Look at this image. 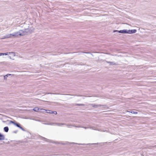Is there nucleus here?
Returning a JSON list of instances; mask_svg holds the SVG:
<instances>
[{
  "label": "nucleus",
  "instance_id": "nucleus-17",
  "mask_svg": "<svg viewBox=\"0 0 156 156\" xmlns=\"http://www.w3.org/2000/svg\"><path fill=\"white\" fill-rule=\"evenodd\" d=\"M76 105L79 106H84L85 105L84 104H77Z\"/></svg>",
  "mask_w": 156,
  "mask_h": 156
},
{
  "label": "nucleus",
  "instance_id": "nucleus-6",
  "mask_svg": "<svg viewBox=\"0 0 156 156\" xmlns=\"http://www.w3.org/2000/svg\"><path fill=\"white\" fill-rule=\"evenodd\" d=\"M81 128H84L85 129L90 128V129H93V130H97L96 129V128L95 127H94V126H90L89 125H88V127H84V126H82Z\"/></svg>",
  "mask_w": 156,
  "mask_h": 156
},
{
  "label": "nucleus",
  "instance_id": "nucleus-31",
  "mask_svg": "<svg viewBox=\"0 0 156 156\" xmlns=\"http://www.w3.org/2000/svg\"><path fill=\"white\" fill-rule=\"evenodd\" d=\"M154 147H156V145L154 146Z\"/></svg>",
  "mask_w": 156,
  "mask_h": 156
},
{
  "label": "nucleus",
  "instance_id": "nucleus-9",
  "mask_svg": "<svg viewBox=\"0 0 156 156\" xmlns=\"http://www.w3.org/2000/svg\"><path fill=\"white\" fill-rule=\"evenodd\" d=\"M136 32V30L135 29L132 30H128V34H132L135 33Z\"/></svg>",
  "mask_w": 156,
  "mask_h": 156
},
{
  "label": "nucleus",
  "instance_id": "nucleus-2",
  "mask_svg": "<svg viewBox=\"0 0 156 156\" xmlns=\"http://www.w3.org/2000/svg\"><path fill=\"white\" fill-rule=\"evenodd\" d=\"M10 123L14 124L16 126L18 127L20 129H21L23 131H25V129L22 127L21 124L20 123H19L17 122H16L15 121H12L11 120L10 121Z\"/></svg>",
  "mask_w": 156,
  "mask_h": 156
},
{
  "label": "nucleus",
  "instance_id": "nucleus-30",
  "mask_svg": "<svg viewBox=\"0 0 156 156\" xmlns=\"http://www.w3.org/2000/svg\"><path fill=\"white\" fill-rule=\"evenodd\" d=\"M52 123H50V125H52Z\"/></svg>",
  "mask_w": 156,
  "mask_h": 156
},
{
  "label": "nucleus",
  "instance_id": "nucleus-10",
  "mask_svg": "<svg viewBox=\"0 0 156 156\" xmlns=\"http://www.w3.org/2000/svg\"><path fill=\"white\" fill-rule=\"evenodd\" d=\"M106 62L108 64H109V65L110 66L112 65H116V63L115 62H109V61H106Z\"/></svg>",
  "mask_w": 156,
  "mask_h": 156
},
{
  "label": "nucleus",
  "instance_id": "nucleus-22",
  "mask_svg": "<svg viewBox=\"0 0 156 156\" xmlns=\"http://www.w3.org/2000/svg\"><path fill=\"white\" fill-rule=\"evenodd\" d=\"M8 57L11 59H14L12 58V57L11 55H9Z\"/></svg>",
  "mask_w": 156,
  "mask_h": 156
},
{
  "label": "nucleus",
  "instance_id": "nucleus-29",
  "mask_svg": "<svg viewBox=\"0 0 156 156\" xmlns=\"http://www.w3.org/2000/svg\"><path fill=\"white\" fill-rule=\"evenodd\" d=\"M80 53H79L78 54V55H79V54H80Z\"/></svg>",
  "mask_w": 156,
  "mask_h": 156
},
{
  "label": "nucleus",
  "instance_id": "nucleus-23",
  "mask_svg": "<svg viewBox=\"0 0 156 156\" xmlns=\"http://www.w3.org/2000/svg\"><path fill=\"white\" fill-rule=\"evenodd\" d=\"M18 132V130L14 131L12 132V133H16Z\"/></svg>",
  "mask_w": 156,
  "mask_h": 156
},
{
  "label": "nucleus",
  "instance_id": "nucleus-27",
  "mask_svg": "<svg viewBox=\"0 0 156 156\" xmlns=\"http://www.w3.org/2000/svg\"><path fill=\"white\" fill-rule=\"evenodd\" d=\"M11 55L12 56V57H14L15 56H13L12 55V54H11V55Z\"/></svg>",
  "mask_w": 156,
  "mask_h": 156
},
{
  "label": "nucleus",
  "instance_id": "nucleus-16",
  "mask_svg": "<svg viewBox=\"0 0 156 156\" xmlns=\"http://www.w3.org/2000/svg\"><path fill=\"white\" fill-rule=\"evenodd\" d=\"M68 127L71 128L72 126H74V125H72L71 124H67L66 125Z\"/></svg>",
  "mask_w": 156,
  "mask_h": 156
},
{
  "label": "nucleus",
  "instance_id": "nucleus-24",
  "mask_svg": "<svg viewBox=\"0 0 156 156\" xmlns=\"http://www.w3.org/2000/svg\"><path fill=\"white\" fill-rule=\"evenodd\" d=\"M69 144V143H63L62 144L63 145H65V144Z\"/></svg>",
  "mask_w": 156,
  "mask_h": 156
},
{
  "label": "nucleus",
  "instance_id": "nucleus-20",
  "mask_svg": "<svg viewBox=\"0 0 156 156\" xmlns=\"http://www.w3.org/2000/svg\"><path fill=\"white\" fill-rule=\"evenodd\" d=\"M51 113H52V114H54L55 115H56L57 114V112H56V111H52L51 112Z\"/></svg>",
  "mask_w": 156,
  "mask_h": 156
},
{
  "label": "nucleus",
  "instance_id": "nucleus-5",
  "mask_svg": "<svg viewBox=\"0 0 156 156\" xmlns=\"http://www.w3.org/2000/svg\"><path fill=\"white\" fill-rule=\"evenodd\" d=\"M13 35H15V33H14L12 34H8L5 36V38H2V39H4L6 38H9L11 37L12 36H13Z\"/></svg>",
  "mask_w": 156,
  "mask_h": 156
},
{
  "label": "nucleus",
  "instance_id": "nucleus-15",
  "mask_svg": "<svg viewBox=\"0 0 156 156\" xmlns=\"http://www.w3.org/2000/svg\"><path fill=\"white\" fill-rule=\"evenodd\" d=\"M12 74H8L5 75L4 76V79L5 80H6L7 79V77L11 75Z\"/></svg>",
  "mask_w": 156,
  "mask_h": 156
},
{
  "label": "nucleus",
  "instance_id": "nucleus-26",
  "mask_svg": "<svg viewBox=\"0 0 156 156\" xmlns=\"http://www.w3.org/2000/svg\"><path fill=\"white\" fill-rule=\"evenodd\" d=\"M48 94H54L52 93H49Z\"/></svg>",
  "mask_w": 156,
  "mask_h": 156
},
{
  "label": "nucleus",
  "instance_id": "nucleus-8",
  "mask_svg": "<svg viewBox=\"0 0 156 156\" xmlns=\"http://www.w3.org/2000/svg\"><path fill=\"white\" fill-rule=\"evenodd\" d=\"M33 110L35 112H41V110H43V109H40L37 107H36L33 109Z\"/></svg>",
  "mask_w": 156,
  "mask_h": 156
},
{
  "label": "nucleus",
  "instance_id": "nucleus-1",
  "mask_svg": "<svg viewBox=\"0 0 156 156\" xmlns=\"http://www.w3.org/2000/svg\"><path fill=\"white\" fill-rule=\"evenodd\" d=\"M27 29L24 30H20L18 32H15V35H13V36H17L20 35V36H23L26 35L27 33L26 30Z\"/></svg>",
  "mask_w": 156,
  "mask_h": 156
},
{
  "label": "nucleus",
  "instance_id": "nucleus-13",
  "mask_svg": "<svg viewBox=\"0 0 156 156\" xmlns=\"http://www.w3.org/2000/svg\"><path fill=\"white\" fill-rule=\"evenodd\" d=\"M4 131L5 132H8L9 131V128L8 126H5L4 128Z\"/></svg>",
  "mask_w": 156,
  "mask_h": 156
},
{
  "label": "nucleus",
  "instance_id": "nucleus-7",
  "mask_svg": "<svg viewBox=\"0 0 156 156\" xmlns=\"http://www.w3.org/2000/svg\"><path fill=\"white\" fill-rule=\"evenodd\" d=\"M90 105L94 108H97L98 107H100L104 106H106V105H96L95 104H91Z\"/></svg>",
  "mask_w": 156,
  "mask_h": 156
},
{
  "label": "nucleus",
  "instance_id": "nucleus-3",
  "mask_svg": "<svg viewBox=\"0 0 156 156\" xmlns=\"http://www.w3.org/2000/svg\"><path fill=\"white\" fill-rule=\"evenodd\" d=\"M114 32H118V33L122 34H128L127 30H114L113 31Z\"/></svg>",
  "mask_w": 156,
  "mask_h": 156
},
{
  "label": "nucleus",
  "instance_id": "nucleus-18",
  "mask_svg": "<svg viewBox=\"0 0 156 156\" xmlns=\"http://www.w3.org/2000/svg\"><path fill=\"white\" fill-rule=\"evenodd\" d=\"M70 144H78L79 145H84V144H80V143L78 144V143H73V142L71 143H70Z\"/></svg>",
  "mask_w": 156,
  "mask_h": 156
},
{
  "label": "nucleus",
  "instance_id": "nucleus-19",
  "mask_svg": "<svg viewBox=\"0 0 156 156\" xmlns=\"http://www.w3.org/2000/svg\"><path fill=\"white\" fill-rule=\"evenodd\" d=\"M130 112L131 113L134 114H138V112H136L135 111H131V112Z\"/></svg>",
  "mask_w": 156,
  "mask_h": 156
},
{
  "label": "nucleus",
  "instance_id": "nucleus-25",
  "mask_svg": "<svg viewBox=\"0 0 156 156\" xmlns=\"http://www.w3.org/2000/svg\"><path fill=\"white\" fill-rule=\"evenodd\" d=\"M98 143H92V144H92V145H94V144H98Z\"/></svg>",
  "mask_w": 156,
  "mask_h": 156
},
{
  "label": "nucleus",
  "instance_id": "nucleus-12",
  "mask_svg": "<svg viewBox=\"0 0 156 156\" xmlns=\"http://www.w3.org/2000/svg\"><path fill=\"white\" fill-rule=\"evenodd\" d=\"M43 110L44 111L43 112H46V113H49L50 114H52L51 112L52 111H51L49 110H45L44 109Z\"/></svg>",
  "mask_w": 156,
  "mask_h": 156
},
{
  "label": "nucleus",
  "instance_id": "nucleus-11",
  "mask_svg": "<svg viewBox=\"0 0 156 156\" xmlns=\"http://www.w3.org/2000/svg\"><path fill=\"white\" fill-rule=\"evenodd\" d=\"M41 139L43 140L44 141H47V142H51V140H49L48 139H47L45 137H41Z\"/></svg>",
  "mask_w": 156,
  "mask_h": 156
},
{
  "label": "nucleus",
  "instance_id": "nucleus-4",
  "mask_svg": "<svg viewBox=\"0 0 156 156\" xmlns=\"http://www.w3.org/2000/svg\"><path fill=\"white\" fill-rule=\"evenodd\" d=\"M11 54H12L13 56H15V53L14 52H7L6 53H0V56L4 55H9Z\"/></svg>",
  "mask_w": 156,
  "mask_h": 156
},
{
  "label": "nucleus",
  "instance_id": "nucleus-21",
  "mask_svg": "<svg viewBox=\"0 0 156 156\" xmlns=\"http://www.w3.org/2000/svg\"><path fill=\"white\" fill-rule=\"evenodd\" d=\"M74 127H75L76 128H81V127L82 126H74Z\"/></svg>",
  "mask_w": 156,
  "mask_h": 156
},
{
  "label": "nucleus",
  "instance_id": "nucleus-28",
  "mask_svg": "<svg viewBox=\"0 0 156 156\" xmlns=\"http://www.w3.org/2000/svg\"><path fill=\"white\" fill-rule=\"evenodd\" d=\"M86 53H89V52H86Z\"/></svg>",
  "mask_w": 156,
  "mask_h": 156
},
{
  "label": "nucleus",
  "instance_id": "nucleus-14",
  "mask_svg": "<svg viewBox=\"0 0 156 156\" xmlns=\"http://www.w3.org/2000/svg\"><path fill=\"white\" fill-rule=\"evenodd\" d=\"M55 124L58 126H61L63 125H66V124L65 123H55Z\"/></svg>",
  "mask_w": 156,
  "mask_h": 156
}]
</instances>
